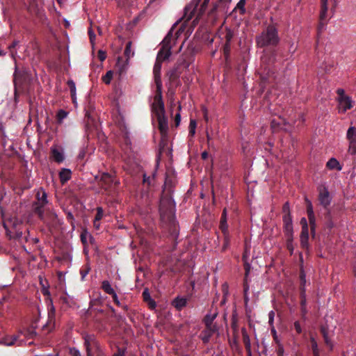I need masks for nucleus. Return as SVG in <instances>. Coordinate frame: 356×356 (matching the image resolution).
<instances>
[{
  "instance_id": "obj_22",
  "label": "nucleus",
  "mask_w": 356,
  "mask_h": 356,
  "mask_svg": "<svg viewBox=\"0 0 356 356\" xmlns=\"http://www.w3.org/2000/svg\"><path fill=\"white\" fill-rule=\"evenodd\" d=\"M242 337H243V342L245 346V350L248 353L249 356H251V343L249 335L247 332V330L245 327H243L241 330Z\"/></svg>"
},
{
  "instance_id": "obj_46",
  "label": "nucleus",
  "mask_w": 356,
  "mask_h": 356,
  "mask_svg": "<svg viewBox=\"0 0 356 356\" xmlns=\"http://www.w3.org/2000/svg\"><path fill=\"white\" fill-rule=\"evenodd\" d=\"M321 334L323 335V339H324V341H325V343L327 344V345H329L330 341V339L328 338V335H327V330L325 329V327H321Z\"/></svg>"
},
{
  "instance_id": "obj_1",
  "label": "nucleus",
  "mask_w": 356,
  "mask_h": 356,
  "mask_svg": "<svg viewBox=\"0 0 356 356\" xmlns=\"http://www.w3.org/2000/svg\"><path fill=\"white\" fill-rule=\"evenodd\" d=\"M280 42L278 29L276 24H270L262 32L256 37V43L258 47L265 48L264 56L261 58V67L258 70L262 88L266 83L273 81L274 72L273 65L276 60V47Z\"/></svg>"
},
{
  "instance_id": "obj_62",
  "label": "nucleus",
  "mask_w": 356,
  "mask_h": 356,
  "mask_svg": "<svg viewBox=\"0 0 356 356\" xmlns=\"http://www.w3.org/2000/svg\"><path fill=\"white\" fill-rule=\"evenodd\" d=\"M124 142L127 146H129L131 145V140L128 136V133H127V132L124 135Z\"/></svg>"
},
{
  "instance_id": "obj_33",
  "label": "nucleus",
  "mask_w": 356,
  "mask_h": 356,
  "mask_svg": "<svg viewBox=\"0 0 356 356\" xmlns=\"http://www.w3.org/2000/svg\"><path fill=\"white\" fill-rule=\"evenodd\" d=\"M346 137L349 142L356 141V128L350 127L348 129Z\"/></svg>"
},
{
  "instance_id": "obj_13",
  "label": "nucleus",
  "mask_w": 356,
  "mask_h": 356,
  "mask_svg": "<svg viewBox=\"0 0 356 356\" xmlns=\"http://www.w3.org/2000/svg\"><path fill=\"white\" fill-rule=\"evenodd\" d=\"M102 289L105 293L112 296L113 300L116 305H118V307L121 306V303L118 300L116 293L115 292L114 289L111 287V285L108 280H104L102 282Z\"/></svg>"
},
{
  "instance_id": "obj_37",
  "label": "nucleus",
  "mask_w": 356,
  "mask_h": 356,
  "mask_svg": "<svg viewBox=\"0 0 356 356\" xmlns=\"http://www.w3.org/2000/svg\"><path fill=\"white\" fill-rule=\"evenodd\" d=\"M17 336H12L11 337H6L3 339L2 341H1V343H3L6 346H13L15 344V341L17 340Z\"/></svg>"
},
{
  "instance_id": "obj_63",
  "label": "nucleus",
  "mask_w": 356,
  "mask_h": 356,
  "mask_svg": "<svg viewBox=\"0 0 356 356\" xmlns=\"http://www.w3.org/2000/svg\"><path fill=\"white\" fill-rule=\"evenodd\" d=\"M88 35H89L90 42L92 43L93 40L95 38V34L94 33L93 31L91 29H90L88 30Z\"/></svg>"
},
{
  "instance_id": "obj_49",
  "label": "nucleus",
  "mask_w": 356,
  "mask_h": 356,
  "mask_svg": "<svg viewBox=\"0 0 356 356\" xmlns=\"http://www.w3.org/2000/svg\"><path fill=\"white\" fill-rule=\"evenodd\" d=\"M282 212L284 213L283 216H287V214L289 216H291V212H290V207H289V204L288 202H285L282 207Z\"/></svg>"
},
{
  "instance_id": "obj_14",
  "label": "nucleus",
  "mask_w": 356,
  "mask_h": 356,
  "mask_svg": "<svg viewBox=\"0 0 356 356\" xmlns=\"http://www.w3.org/2000/svg\"><path fill=\"white\" fill-rule=\"evenodd\" d=\"M318 201L320 204L325 209H327L328 206L330 204L331 197L330 196V193L326 188L324 187L319 190Z\"/></svg>"
},
{
  "instance_id": "obj_8",
  "label": "nucleus",
  "mask_w": 356,
  "mask_h": 356,
  "mask_svg": "<svg viewBox=\"0 0 356 356\" xmlns=\"http://www.w3.org/2000/svg\"><path fill=\"white\" fill-rule=\"evenodd\" d=\"M56 327V309L53 305L52 300H49L48 304V321L42 327V331L46 332V334L51 332L55 329Z\"/></svg>"
},
{
  "instance_id": "obj_61",
  "label": "nucleus",
  "mask_w": 356,
  "mask_h": 356,
  "mask_svg": "<svg viewBox=\"0 0 356 356\" xmlns=\"http://www.w3.org/2000/svg\"><path fill=\"white\" fill-rule=\"evenodd\" d=\"M301 316L303 320L306 319V315L307 314V307H300Z\"/></svg>"
},
{
  "instance_id": "obj_48",
  "label": "nucleus",
  "mask_w": 356,
  "mask_h": 356,
  "mask_svg": "<svg viewBox=\"0 0 356 356\" xmlns=\"http://www.w3.org/2000/svg\"><path fill=\"white\" fill-rule=\"evenodd\" d=\"M311 342H312V349L313 355H316V354L319 353L317 342L314 340V338H312Z\"/></svg>"
},
{
  "instance_id": "obj_19",
  "label": "nucleus",
  "mask_w": 356,
  "mask_h": 356,
  "mask_svg": "<svg viewBox=\"0 0 356 356\" xmlns=\"http://www.w3.org/2000/svg\"><path fill=\"white\" fill-rule=\"evenodd\" d=\"M282 220L284 234L291 237V235L293 234L291 216L288 214L287 216H283Z\"/></svg>"
},
{
  "instance_id": "obj_15",
  "label": "nucleus",
  "mask_w": 356,
  "mask_h": 356,
  "mask_svg": "<svg viewBox=\"0 0 356 356\" xmlns=\"http://www.w3.org/2000/svg\"><path fill=\"white\" fill-rule=\"evenodd\" d=\"M161 62L156 60L154 63L153 68V74L154 78V83L156 85V89H162V81L161 79Z\"/></svg>"
},
{
  "instance_id": "obj_51",
  "label": "nucleus",
  "mask_w": 356,
  "mask_h": 356,
  "mask_svg": "<svg viewBox=\"0 0 356 356\" xmlns=\"http://www.w3.org/2000/svg\"><path fill=\"white\" fill-rule=\"evenodd\" d=\"M300 307H307L306 294H299Z\"/></svg>"
},
{
  "instance_id": "obj_28",
  "label": "nucleus",
  "mask_w": 356,
  "mask_h": 356,
  "mask_svg": "<svg viewBox=\"0 0 356 356\" xmlns=\"http://www.w3.org/2000/svg\"><path fill=\"white\" fill-rule=\"evenodd\" d=\"M309 229L301 231L300 234V245L302 248H307L309 246Z\"/></svg>"
},
{
  "instance_id": "obj_16",
  "label": "nucleus",
  "mask_w": 356,
  "mask_h": 356,
  "mask_svg": "<svg viewBox=\"0 0 356 356\" xmlns=\"http://www.w3.org/2000/svg\"><path fill=\"white\" fill-rule=\"evenodd\" d=\"M158 123H159V129L160 131L161 135L162 138H164L167 136L168 131V120L165 116V114L156 115Z\"/></svg>"
},
{
  "instance_id": "obj_10",
  "label": "nucleus",
  "mask_w": 356,
  "mask_h": 356,
  "mask_svg": "<svg viewBox=\"0 0 356 356\" xmlns=\"http://www.w3.org/2000/svg\"><path fill=\"white\" fill-rule=\"evenodd\" d=\"M154 102L152 104V110L155 115L165 114L164 102L162 98L161 90H156Z\"/></svg>"
},
{
  "instance_id": "obj_41",
  "label": "nucleus",
  "mask_w": 356,
  "mask_h": 356,
  "mask_svg": "<svg viewBox=\"0 0 356 356\" xmlns=\"http://www.w3.org/2000/svg\"><path fill=\"white\" fill-rule=\"evenodd\" d=\"M245 0H240L238 2V3L236 4V6L234 8V10L238 9L240 11V14L244 15L245 13Z\"/></svg>"
},
{
  "instance_id": "obj_60",
  "label": "nucleus",
  "mask_w": 356,
  "mask_h": 356,
  "mask_svg": "<svg viewBox=\"0 0 356 356\" xmlns=\"http://www.w3.org/2000/svg\"><path fill=\"white\" fill-rule=\"evenodd\" d=\"M275 317V312L273 311H270L268 313V323L270 325H273Z\"/></svg>"
},
{
  "instance_id": "obj_40",
  "label": "nucleus",
  "mask_w": 356,
  "mask_h": 356,
  "mask_svg": "<svg viewBox=\"0 0 356 356\" xmlns=\"http://www.w3.org/2000/svg\"><path fill=\"white\" fill-rule=\"evenodd\" d=\"M197 122L195 120H191L189 124V136L193 137L195 134Z\"/></svg>"
},
{
  "instance_id": "obj_21",
  "label": "nucleus",
  "mask_w": 356,
  "mask_h": 356,
  "mask_svg": "<svg viewBox=\"0 0 356 356\" xmlns=\"http://www.w3.org/2000/svg\"><path fill=\"white\" fill-rule=\"evenodd\" d=\"M299 280V294H306V274L302 268L300 270Z\"/></svg>"
},
{
  "instance_id": "obj_39",
  "label": "nucleus",
  "mask_w": 356,
  "mask_h": 356,
  "mask_svg": "<svg viewBox=\"0 0 356 356\" xmlns=\"http://www.w3.org/2000/svg\"><path fill=\"white\" fill-rule=\"evenodd\" d=\"M90 270V267L88 264H86L81 267V268L80 269V275L82 281L85 280L86 276L89 273Z\"/></svg>"
},
{
  "instance_id": "obj_64",
  "label": "nucleus",
  "mask_w": 356,
  "mask_h": 356,
  "mask_svg": "<svg viewBox=\"0 0 356 356\" xmlns=\"http://www.w3.org/2000/svg\"><path fill=\"white\" fill-rule=\"evenodd\" d=\"M94 355L95 356H104V353L103 350H102V348H99V349L94 351L93 356Z\"/></svg>"
},
{
  "instance_id": "obj_44",
  "label": "nucleus",
  "mask_w": 356,
  "mask_h": 356,
  "mask_svg": "<svg viewBox=\"0 0 356 356\" xmlns=\"http://www.w3.org/2000/svg\"><path fill=\"white\" fill-rule=\"evenodd\" d=\"M104 216V210L102 207L97 208V213L95 215V219L96 222H99L102 220Z\"/></svg>"
},
{
  "instance_id": "obj_30",
  "label": "nucleus",
  "mask_w": 356,
  "mask_h": 356,
  "mask_svg": "<svg viewBox=\"0 0 356 356\" xmlns=\"http://www.w3.org/2000/svg\"><path fill=\"white\" fill-rule=\"evenodd\" d=\"M51 154L53 159L60 163H62L64 160V155L62 152L58 151L56 148H51Z\"/></svg>"
},
{
  "instance_id": "obj_17",
  "label": "nucleus",
  "mask_w": 356,
  "mask_h": 356,
  "mask_svg": "<svg viewBox=\"0 0 356 356\" xmlns=\"http://www.w3.org/2000/svg\"><path fill=\"white\" fill-rule=\"evenodd\" d=\"M217 331V327H205V329L201 332L200 338L202 342L206 344L209 342L211 337Z\"/></svg>"
},
{
  "instance_id": "obj_11",
  "label": "nucleus",
  "mask_w": 356,
  "mask_h": 356,
  "mask_svg": "<svg viewBox=\"0 0 356 356\" xmlns=\"http://www.w3.org/2000/svg\"><path fill=\"white\" fill-rule=\"evenodd\" d=\"M168 89H174L181 86V76L171 69L167 73Z\"/></svg>"
},
{
  "instance_id": "obj_56",
  "label": "nucleus",
  "mask_w": 356,
  "mask_h": 356,
  "mask_svg": "<svg viewBox=\"0 0 356 356\" xmlns=\"http://www.w3.org/2000/svg\"><path fill=\"white\" fill-rule=\"evenodd\" d=\"M202 111L203 113V118H204V120L208 122H209V115H208V110L207 109V108L205 106H202Z\"/></svg>"
},
{
  "instance_id": "obj_5",
  "label": "nucleus",
  "mask_w": 356,
  "mask_h": 356,
  "mask_svg": "<svg viewBox=\"0 0 356 356\" xmlns=\"http://www.w3.org/2000/svg\"><path fill=\"white\" fill-rule=\"evenodd\" d=\"M37 201L33 204V213L38 216L40 220H44V207L47 204V193L40 188L36 193Z\"/></svg>"
},
{
  "instance_id": "obj_12",
  "label": "nucleus",
  "mask_w": 356,
  "mask_h": 356,
  "mask_svg": "<svg viewBox=\"0 0 356 356\" xmlns=\"http://www.w3.org/2000/svg\"><path fill=\"white\" fill-rule=\"evenodd\" d=\"M29 76L26 72L16 70L13 78L15 89H17L18 87L24 86L27 82Z\"/></svg>"
},
{
  "instance_id": "obj_31",
  "label": "nucleus",
  "mask_w": 356,
  "mask_h": 356,
  "mask_svg": "<svg viewBox=\"0 0 356 356\" xmlns=\"http://www.w3.org/2000/svg\"><path fill=\"white\" fill-rule=\"evenodd\" d=\"M326 167L330 170H341L342 169L339 162L334 158L330 159L327 162Z\"/></svg>"
},
{
  "instance_id": "obj_4",
  "label": "nucleus",
  "mask_w": 356,
  "mask_h": 356,
  "mask_svg": "<svg viewBox=\"0 0 356 356\" xmlns=\"http://www.w3.org/2000/svg\"><path fill=\"white\" fill-rule=\"evenodd\" d=\"M178 23L179 22H177L175 24H174V25L170 29L166 36L163 40L161 42L162 46L158 52L156 60H160L161 62H162L165 59L168 58L169 56H170V49L172 47L170 44L171 41L174 39L172 32L175 27L177 25Z\"/></svg>"
},
{
  "instance_id": "obj_54",
  "label": "nucleus",
  "mask_w": 356,
  "mask_h": 356,
  "mask_svg": "<svg viewBox=\"0 0 356 356\" xmlns=\"http://www.w3.org/2000/svg\"><path fill=\"white\" fill-rule=\"evenodd\" d=\"M325 21L319 20V24L318 26V34H320V33L323 31V30L325 29Z\"/></svg>"
},
{
  "instance_id": "obj_35",
  "label": "nucleus",
  "mask_w": 356,
  "mask_h": 356,
  "mask_svg": "<svg viewBox=\"0 0 356 356\" xmlns=\"http://www.w3.org/2000/svg\"><path fill=\"white\" fill-rule=\"evenodd\" d=\"M68 112L65 110L60 109L56 114V122L58 124H62L63 120L67 118Z\"/></svg>"
},
{
  "instance_id": "obj_7",
  "label": "nucleus",
  "mask_w": 356,
  "mask_h": 356,
  "mask_svg": "<svg viewBox=\"0 0 356 356\" xmlns=\"http://www.w3.org/2000/svg\"><path fill=\"white\" fill-rule=\"evenodd\" d=\"M83 345L86 350L87 356H93V350L101 348L99 342L94 334L83 333Z\"/></svg>"
},
{
  "instance_id": "obj_45",
  "label": "nucleus",
  "mask_w": 356,
  "mask_h": 356,
  "mask_svg": "<svg viewBox=\"0 0 356 356\" xmlns=\"http://www.w3.org/2000/svg\"><path fill=\"white\" fill-rule=\"evenodd\" d=\"M305 201H306V204H307V216L314 215V213L313 207H312V204L311 201L309 200L308 199H306Z\"/></svg>"
},
{
  "instance_id": "obj_3",
  "label": "nucleus",
  "mask_w": 356,
  "mask_h": 356,
  "mask_svg": "<svg viewBox=\"0 0 356 356\" xmlns=\"http://www.w3.org/2000/svg\"><path fill=\"white\" fill-rule=\"evenodd\" d=\"M193 61V56L191 51L184 52L177 59L171 70L184 79V73L188 70L191 63Z\"/></svg>"
},
{
  "instance_id": "obj_38",
  "label": "nucleus",
  "mask_w": 356,
  "mask_h": 356,
  "mask_svg": "<svg viewBox=\"0 0 356 356\" xmlns=\"http://www.w3.org/2000/svg\"><path fill=\"white\" fill-rule=\"evenodd\" d=\"M307 217H308L309 222V225H310L312 234L313 236H314L315 228H316V218H315V215L314 214V215H311V216H307Z\"/></svg>"
},
{
  "instance_id": "obj_57",
  "label": "nucleus",
  "mask_w": 356,
  "mask_h": 356,
  "mask_svg": "<svg viewBox=\"0 0 356 356\" xmlns=\"http://www.w3.org/2000/svg\"><path fill=\"white\" fill-rule=\"evenodd\" d=\"M294 328L297 332V334H300L302 333V328L299 321H296L294 323Z\"/></svg>"
},
{
  "instance_id": "obj_9",
  "label": "nucleus",
  "mask_w": 356,
  "mask_h": 356,
  "mask_svg": "<svg viewBox=\"0 0 356 356\" xmlns=\"http://www.w3.org/2000/svg\"><path fill=\"white\" fill-rule=\"evenodd\" d=\"M337 100L339 103V111L345 113L347 110L353 106V101L350 97L345 94V90H337Z\"/></svg>"
},
{
  "instance_id": "obj_24",
  "label": "nucleus",
  "mask_w": 356,
  "mask_h": 356,
  "mask_svg": "<svg viewBox=\"0 0 356 356\" xmlns=\"http://www.w3.org/2000/svg\"><path fill=\"white\" fill-rule=\"evenodd\" d=\"M127 64L125 63H122V59L118 58V62L115 66V73L118 74L119 78L123 76L127 71Z\"/></svg>"
},
{
  "instance_id": "obj_20",
  "label": "nucleus",
  "mask_w": 356,
  "mask_h": 356,
  "mask_svg": "<svg viewBox=\"0 0 356 356\" xmlns=\"http://www.w3.org/2000/svg\"><path fill=\"white\" fill-rule=\"evenodd\" d=\"M219 228L220 229L223 235L226 236V234H228L227 215L226 208L223 209L221 214Z\"/></svg>"
},
{
  "instance_id": "obj_52",
  "label": "nucleus",
  "mask_w": 356,
  "mask_h": 356,
  "mask_svg": "<svg viewBox=\"0 0 356 356\" xmlns=\"http://www.w3.org/2000/svg\"><path fill=\"white\" fill-rule=\"evenodd\" d=\"M69 353L71 356H81L80 351L74 347L70 348Z\"/></svg>"
},
{
  "instance_id": "obj_25",
  "label": "nucleus",
  "mask_w": 356,
  "mask_h": 356,
  "mask_svg": "<svg viewBox=\"0 0 356 356\" xmlns=\"http://www.w3.org/2000/svg\"><path fill=\"white\" fill-rule=\"evenodd\" d=\"M217 316V312H215L213 314H207L203 318V323H204L205 327H217V325L213 324V322Z\"/></svg>"
},
{
  "instance_id": "obj_6",
  "label": "nucleus",
  "mask_w": 356,
  "mask_h": 356,
  "mask_svg": "<svg viewBox=\"0 0 356 356\" xmlns=\"http://www.w3.org/2000/svg\"><path fill=\"white\" fill-rule=\"evenodd\" d=\"M119 182L114 180V178L107 172H104L101 175L98 181V186L104 191L106 194L111 195L115 191Z\"/></svg>"
},
{
  "instance_id": "obj_47",
  "label": "nucleus",
  "mask_w": 356,
  "mask_h": 356,
  "mask_svg": "<svg viewBox=\"0 0 356 356\" xmlns=\"http://www.w3.org/2000/svg\"><path fill=\"white\" fill-rule=\"evenodd\" d=\"M233 37H234L233 32L230 29L227 30L225 36V43L230 44Z\"/></svg>"
},
{
  "instance_id": "obj_27",
  "label": "nucleus",
  "mask_w": 356,
  "mask_h": 356,
  "mask_svg": "<svg viewBox=\"0 0 356 356\" xmlns=\"http://www.w3.org/2000/svg\"><path fill=\"white\" fill-rule=\"evenodd\" d=\"M72 172L67 168H63L59 172V178L62 184H64L71 179Z\"/></svg>"
},
{
  "instance_id": "obj_55",
  "label": "nucleus",
  "mask_w": 356,
  "mask_h": 356,
  "mask_svg": "<svg viewBox=\"0 0 356 356\" xmlns=\"http://www.w3.org/2000/svg\"><path fill=\"white\" fill-rule=\"evenodd\" d=\"M97 56L101 61H104L106 58V54L105 51L102 50H99L97 53Z\"/></svg>"
},
{
  "instance_id": "obj_29",
  "label": "nucleus",
  "mask_w": 356,
  "mask_h": 356,
  "mask_svg": "<svg viewBox=\"0 0 356 356\" xmlns=\"http://www.w3.org/2000/svg\"><path fill=\"white\" fill-rule=\"evenodd\" d=\"M321 12H320V17L319 20L325 21L327 17V0H321Z\"/></svg>"
},
{
  "instance_id": "obj_26",
  "label": "nucleus",
  "mask_w": 356,
  "mask_h": 356,
  "mask_svg": "<svg viewBox=\"0 0 356 356\" xmlns=\"http://www.w3.org/2000/svg\"><path fill=\"white\" fill-rule=\"evenodd\" d=\"M187 299L181 297H177L172 301V305L179 311H181L184 307L186 306Z\"/></svg>"
},
{
  "instance_id": "obj_18",
  "label": "nucleus",
  "mask_w": 356,
  "mask_h": 356,
  "mask_svg": "<svg viewBox=\"0 0 356 356\" xmlns=\"http://www.w3.org/2000/svg\"><path fill=\"white\" fill-rule=\"evenodd\" d=\"M200 0H193V3H194V6H187L184 8V14L183 16V19H185V22H187L192 19L195 14V11L198 6Z\"/></svg>"
},
{
  "instance_id": "obj_2",
  "label": "nucleus",
  "mask_w": 356,
  "mask_h": 356,
  "mask_svg": "<svg viewBox=\"0 0 356 356\" xmlns=\"http://www.w3.org/2000/svg\"><path fill=\"white\" fill-rule=\"evenodd\" d=\"M175 184V178L167 175L159 205L161 220L168 227L170 239L174 241L173 249L177 243V239L179 236V227L175 216V204L172 198Z\"/></svg>"
},
{
  "instance_id": "obj_43",
  "label": "nucleus",
  "mask_w": 356,
  "mask_h": 356,
  "mask_svg": "<svg viewBox=\"0 0 356 356\" xmlns=\"http://www.w3.org/2000/svg\"><path fill=\"white\" fill-rule=\"evenodd\" d=\"M285 236L286 238V248L290 251L291 254H292L293 251V234L291 235V237L289 236Z\"/></svg>"
},
{
  "instance_id": "obj_50",
  "label": "nucleus",
  "mask_w": 356,
  "mask_h": 356,
  "mask_svg": "<svg viewBox=\"0 0 356 356\" xmlns=\"http://www.w3.org/2000/svg\"><path fill=\"white\" fill-rule=\"evenodd\" d=\"M349 149L348 151L351 154H356V141L349 142Z\"/></svg>"
},
{
  "instance_id": "obj_34",
  "label": "nucleus",
  "mask_w": 356,
  "mask_h": 356,
  "mask_svg": "<svg viewBox=\"0 0 356 356\" xmlns=\"http://www.w3.org/2000/svg\"><path fill=\"white\" fill-rule=\"evenodd\" d=\"M131 42L129 41L127 43L124 54L127 58V62L128 60L134 55V52L131 50Z\"/></svg>"
},
{
  "instance_id": "obj_58",
  "label": "nucleus",
  "mask_w": 356,
  "mask_h": 356,
  "mask_svg": "<svg viewBox=\"0 0 356 356\" xmlns=\"http://www.w3.org/2000/svg\"><path fill=\"white\" fill-rule=\"evenodd\" d=\"M300 224L302 225V230L309 229L307 222L305 218H302L300 220Z\"/></svg>"
},
{
  "instance_id": "obj_53",
  "label": "nucleus",
  "mask_w": 356,
  "mask_h": 356,
  "mask_svg": "<svg viewBox=\"0 0 356 356\" xmlns=\"http://www.w3.org/2000/svg\"><path fill=\"white\" fill-rule=\"evenodd\" d=\"M125 354V349L119 346L117 347V352L113 356H124Z\"/></svg>"
},
{
  "instance_id": "obj_36",
  "label": "nucleus",
  "mask_w": 356,
  "mask_h": 356,
  "mask_svg": "<svg viewBox=\"0 0 356 356\" xmlns=\"http://www.w3.org/2000/svg\"><path fill=\"white\" fill-rule=\"evenodd\" d=\"M242 259H243V261L244 262L245 277L248 278V275H249L250 271V269H251V266L248 262V257L246 256L245 254H243Z\"/></svg>"
},
{
  "instance_id": "obj_59",
  "label": "nucleus",
  "mask_w": 356,
  "mask_h": 356,
  "mask_svg": "<svg viewBox=\"0 0 356 356\" xmlns=\"http://www.w3.org/2000/svg\"><path fill=\"white\" fill-rule=\"evenodd\" d=\"M248 290H249V286H248V278L244 277V280H243V292H244L245 295H246L248 293Z\"/></svg>"
},
{
  "instance_id": "obj_23",
  "label": "nucleus",
  "mask_w": 356,
  "mask_h": 356,
  "mask_svg": "<svg viewBox=\"0 0 356 356\" xmlns=\"http://www.w3.org/2000/svg\"><path fill=\"white\" fill-rule=\"evenodd\" d=\"M144 302L147 303L149 309H154L156 307V302L151 298L150 293L147 289H145L142 293Z\"/></svg>"
},
{
  "instance_id": "obj_42",
  "label": "nucleus",
  "mask_w": 356,
  "mask_h": 356,
  "mask_svg": "<svg viewBox=\"0 0 356 356\" xmlns=\"http://www.w3.org/2000/svg\"><path fill=\"white\" fill-rule=\"evenodd\" d=\"M113 72L111 70L108 71L104 76H102V81L106 84H109L113 76Z\"/></svg>"
},
{
  "instance_id": "obj_32",
  "label": "nucleus",
  "mask_w": 356,
  "mask_h": 356,
  "mask_svg": "<svg viewBox=\"0 0 356 356\" xmlns=\"http://www.w3.org/2000/svg\"><path fill=\"white\" fill-rule=\"evenodd\" d=\"M24 335L29 339H40L41 338V336L35 332L33 327L28 328L25 331Z\"/></svg>"
}]
</instances>
